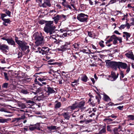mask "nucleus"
<instances>
[{"mask_svg": "<svg viewBox=\"0 0 134 134\" xmlns=\"http://www.w3.org/2000/svg\"><path fill=\"white\" fill-rule=\"evenodd\" d=\"M54 21H47V23L44 26L43 30L47 34L50 35L49 37L50 40H52V42L54 43L57 40L55 35H51L55 32V30L56 26L53 24Z\"/></svg>", "mask_w": 134, "mask_h": 134, "instance_id": "nucleus-1", "label": "nucleus"}, {"mask_svg": "<svg viewBox=\"0 0 134 134\" xmlns=\"http://www.w3.org/2000/svg\"><path fill=\"white\" fill-rule=\"evenodd\" d=\"M27 43L24 41H22L18 45L19 48H20L21 50L24 52L27 50L26 53H28L30 51L29 49V46L27 45Z\"/></svg>", "mask_w": 134, "mask_h": 134, "instance_id": "nucleus-2", "label": "nucleus"}, {"mask_svg": "<svg viewBox=\"0 0 134 134\" xmlns=\"http://www.w3.org/2000/svg\"><path fill=\"white\" fill-rule=\"evenodd\" d=\"M106 65L108 67H110L116 70L118 68V63L114 61H111L109 60H107L105 61Z\"/></svg>", "mask_w": 134, "mask_h": 134, "instance_id": "nucleus-3", "label": "nucleus"}, {"mask_svg": "<svg viewBox=\"0 0 134 134\" xmlns=\"http://www.w3.org/2000/svg\"><path fill=\"white\" fill-rule=\"evenodd\" d=\"M41 33L40 35H37L35 36V43L36 44L35 46H38L42 44L44 42V37L41 35Z\"/></svg>", "mask_w": 134, "mask_h": 134, "instance_id": "nucleus-4", "label": "nucleus"}, {"mask_svg": "<svg viewBox=\"0 0 134 134\" xmlns=\"http://www.w3.org/2000/svg\"><path fill=\"white\" fill-rule=\"evenodd\" d=\"M25 118L24 116H22L19 118H14L12 119V122L13 123L14 126H20L22 124L21 123V120L24 119Z\"/></svg>", "mask_w": 134, "mask_h": 134, "instance_id": "nucleus-5", "label": "nucleus"}, {"mask_svg": "<svg viewBox=\"0 0 134 134\" xmlns=\"http://www.w3.org/2000/svg\"><path fill=\"white\" fill-rule=\"evenodd\" d=\"M35 48H33V51H34L35 52L41 53L42 54H47L48 52V48L44 47L43 48L41 49L40 47H39L37 46H34Z\"/></svg>", "mask_w": 134, "mask_h": 134, "instance_id": "nucleus-6", "label": "nucleus"}, {"mask_svg": "<svg viewBox=\"0 0 134 134\" xmlns=\"http://www.w3.org/2000/svg\"><path fill=\"white\" fill-rule=\"evenodd\" d=\"M88 16L83 13H81L78 14L77 19L80 22L83 23L87 22Z\"/></svg>", "mask_w": 134, "mask_h": 134, "instance_id": "nucleus-7", "label": "nucleus"}, {"mask_svg": "<svg viewBox=\"0 0 134 134\" xmlns=\"http://www.w3.org/2000/svg\"><path fill=\"white\" fill-rule=\"evenodd\" d=\"M120 68L124 69H126L127 70L126 71L127 73H128L130 70V66H127L126 63H125L118 62V68L120 69Z\"/></svg>", "mask_w": 134, "mask_h": 134, "instance_id": "nucleus-8", "label": "nucleus"}, {"mask_svg": "<svg viewBox=\"0 0 134 134\" xmlns=\"http://www.w3.org/2000/svg\"><path fill=\"white\" fill-rule=\"evenodd\" d=\"M119 74L117 73V74L115 72L113 71H112L110 75H109L107 78V79L111 81H115L118 77Z\"/></svg>", "mask_w": 134, "mask_h": 134, "instance_id": "nucleus-9", "label": "nucleus"}, {"mask_svg": "<svg viewBox=\"0 0 134 134\" xmlns=\"http://www.w3.org/2000/svg\"><path fill=\"white\" fill-rule=\"evenodd\" d=\"M60 31L61 32L64 33L62 35H60L61 37H64L70 36L72 35L71 31V30H68L61 29Z\"/></svg>", "mask_w": 134, "mask_h": 134, "instance_id": "nucleus-10", "label": "nucleus"}, {"mask_svg": "<svg viewBox=\"0 0 134 134\" xmlns=\"http://www.w3.org/2000/svg\"><path fill=\"white\" fill-rule=\"evenodd\" d=\"M9 49V47L5 44L0 43V50L4 53H7Z\"/></svg>", "mask_w": 134, "mask_h": 134, "instance_id": "nucleus-11", "label": "nucleus"}, {"mask_svg": "<svg viewBox=\"0 0 134 134\" xmlns=\"http://www.w3.org/2000/svg\"><path fill=\"white\" fill-rule=\"evenodd\" d=\"M113 40V43L114 44H116L117 42L118 37H116L114 35H113L111 36L110 38L106 42V44H107V43H110Z\"/></svg>", "mask_w": 134, "mask_h": 134, "instance_id": "nucleus-12", "label": "nucleus"}, {"mask_svg": "<svg viewBox=\"0 0 134 134\" xmlns=\"http://www.w3.org/2000/svg\"><path fill=\"white\" fill-rule=\"evenodd\" d=\"M70 44V42H64V44H62L59 48V50L60 51L63 52L67 50L68 45Z\"/></svg>", "mask_w": 134, "mask_h": 134, "instance_id": "nucleus-13", "label": "nucleus"}, {"mask_svg": "<svg viewBox=\"0 0 134 134\" xmlns=\"http://www.w3.org/2000/svg\"><path fill=\"white\" fill-rule=\"evenodd\" d=\"M77 108V102H75V103L72 104L71 105L67 107L66 109L68 111H70V112L72 113L74 110Z\"/></svg>", "mask_w": 134, "mask_h": 134, "instance_id": "nucleus-14", "label": "nucleus"}, {"mask_svg": "<svg viewBox=\"0 0 134 134\" xmlns=\"http://www.w3.org/2000/svg\"><path fill=\"white\" fill-rule=\"evenodd\" d=\"M47 86L48 87L45 88V90L48 93V94L49 95L51 94L54 93L55 92L53 88L49 87L48 85Z\"/></svg>", "mask_w": 134, "mask_h": 134, "instance_id": "nucleus-15", "label": "nucleus"}, {"mask_svg": "<svg viewBox=\"0 0 134 134\" xmlns=\"http://www.w3.org/2000/svg\"><path fill=\"white\" fill-rule=\"evenodd\" d=\"M85 103V101L83 100L79 103L77 102V108L82 109H84L86 108V107H84Z\"/></svg>", "mask_w": 134, "mask_h": 134, "instance_id": "nucleus-16", "label": "nucleus"}, {"mask_svg": "<svg viewBox=\"0 0 134 134\" xmlns=\"http://www.w3.org/2000/svg\"><path fill=\"white\" fill-rule=\"evenodd\" d=\"M126 57L128 59L134 60V55L132 52H129L125 54Z\"/></svg>", "mask_w": 134, "mask_h": 134, "instance_id": "nucleus-17", "label": "nucleus"}, {"mask_svg": "<svg viewBox=\"0 0 134 134\" xmlns=\"http://www.w3.org/2000/svg\"><path fill=\"white\" fill-rule=\"evenodd\" d=\"M71 113L70 112L68 111L62 114V115L64 117L65 119L68 120L71 117L70 114Z\"/></svg>", "mask_w": 134, "mask_h": 134, "instance_id": "nucleus-18", "label": "nucleus"}, {"mask_svg": "<svg viewBox=\"0 0 134 134\" xmlns=\"http://www.w3.org/2000/svg\"><path fill=\"white\" fill-rule=\"evenodd\" d=\"M47 78L45 76H43L39 78L38 79V80L40 81L43 85L46 84L47 83L45 81L47 80Z\"/></svg>", "mask_w": 134, "mask_h": 134, "instance_id": "nucleus-19", "label": "nucleus"}, {"mask_svg": "<svg viewBox=\"0 0 134 134\" xmlns=\"http://www.w3.org/2000/svg\"><path fill=\"white\" fill-rule=\"evenodd\" d=\"M44 3L42 4V6L43 7L46 8L47 6L48 7L51 6L50 0H44Z\"/></svg>", "mask_w": 134, "mask_h": 134, "instance_id": "nucleus-20", "label": "nucleus"}, {"mask_svg": "<svg viewBox=\"0 0 134 134\" xmlns=\"http://www.w3.org/2000/svg\"><path fill=\"white\" fill-rule=\"evenodd\" d=\"M7 42L8 43L11 45H13L14 47H15L16 45L14 41L13 40L12 38H8L7 40Z\"/></svg>", "mask_w": 134, "mask_h": 134, "instance_id": "nucleus-21", "label": "nucleus"}, {"mask_svg": "<svg viewBox=\"0 0 134 134\" xmlns=\"http://www.w3.org/2000/svg\"><path fill=\"white\" fill-rule=\"evenodd\" d=\"M54 43L56 44H57L58 46H60H60L62 44H64V42L61 40L58 39V40H57Z\"/></svg>", "mask_w": 134, "mask_h": 134, "instance_id": "nucleus-22", "label": "nucleus"}, {"mask_svg": "<svg viewBox=\"0 0 134 134\" xmlns=\"http://www.w3.org/2000/svg\"><path fill=\"white\" fill-rule=\"evenodd\" d=\"M60 16L59 15H57V16H55L53 19H54V21L55 24H56L58 23V21L60 19Z\"/></svg>", "mask_w": 134, "mask_h": 134, "instance_id": "nucleus-23", "label": "nucleus"}, {"mask_svg": "<svg viewBox=\"0 0 134 134\" xmlns=\"http://www.w3.org/2000/svg\"><path fill=\"white\" fill-rule=\"evenodd\" d=\"M88 77L85 74H83L82 75L81 78V80L83 81L86 82L87 81Z\"/></svg>", "mask_w": 134, "mask_h": 134, "instance_id": "nucleus-24", "label": "nucleus"}, {"mask_svg": "<svg viewBox=\"0 0 134 134\" xmlns=\"http://www.w3.org/2000/svg\"><path fill=\"white\" fill-rule=\"evenodd\" d=\"M92 110V112H93V113H92V114L89 115V116L90 117H92L95 114L94 112H95L96 110V108H88V110Z\"/></svg>", "mask_w": 134, "mask_h": 134, "instance_id": "nucleus-25", "label": "nucleus"}, {"mask_svg": "<svg viewBox=\"0 0 134 134\" xmlns=\"http://www.w3.org/2000/svg\"><path fill=\"white\" fill-rule=\"evenodd\" d=\"M109 118V117H108V116L107 117L104 119L103 121L105 122L108 123L110 124L111 123L110 122L113 121V120Z\"/></svg>", "mask_w": 134, "mask_h": 134, "instance_id": "nucleus-26", "label": "nucleus"}, {"mask_svg": "<svg viewBox=\"0 0 134 134\" xmlns=\"http://www.w3.org/2000/svg\"><path fill=\"white\" fill-rule=\"evenodd\" d=\"M18 105L20 108L21 109H24L26 108V106L25 105L20 102L18 103Z\"/></svg>", "mask_w": 134, "mask_h": 134, "instance_id": "nucleus-27", "label": "nucleus"}, {"mask_svg": "<svg viewBox=\"0 0 134 134\" xmlns=\"http://www.w3.org/2000/svg\"><path fill=\"white\" fill-rule=\"evenodd\" d=\"M79 81V79L77 80H74V81L72 82L71 85L72 87H74L75 86L77 85V83H78Z\"/></svg>", "mask_w": 134, "mask_h": 134, "instance_id": "nucleus-28", "label": "nucleus"}, {"mask_svg": "<svg viewBox=\"0 0 134 134\" xmlns=\"http://www.w3.org/2000/svg\"><path fill=\"white\" fill-rule=\"evenodd\" d=\"M79 44L75 43L72 45V47L75 49L77 50L79 49Z\"/></svg>", "mask_w": 134, "mask_h": 134, "instance_id": "nucleus-29", "label": "nucleus"}, {"mask_svg": "<svg viewBox=\"0 0 134 134\" xmlns=\"http://www.w3.org/2000/svg\"><path fill=\"white\" fill-rule=\"evenodd\" d=\"M127 118L129 120H134V115H129L127 116Z\"/></svg>", "mask_w": 134, "mask_h": 134, "instance_id": "nucleus-30", "label": "nucleus"}, {"mask_svg": "<svg viewBox=\"0 0 134 134\" xmlns=\"http://www.w3.org/2000/svg\"><path fill=\"white\" fill-rule=\"evenodd\" d=\"M57 126H47V129L50 130H55L56 129Z\"/></svg>", "mask_w": 134, "mask_h": 134, "instance_id": "nucleus-31", "label": "nucleus"}, {"mask_svg": "<svg viewBox=\"0 0 134 134\" xmlns=\"http://www.w3.org/2000/svg\"><path fill=\"white\" fill-rule=\"evenodd\" d=\"M123 33L125 34L126 36V39L127 40H128V38L130 37V33H128L127 32H123Z\"/></svg>", "mask_w": 134, "mask_h": 134, "instance_id": "nucleus-32", "label": "nucleus"}, {"mask_svg": "<svg viewBox=\"0 0 134 134\" xmlns=\"http://www.w3.org/2000/svg\"><path fill=\"white\" fill-rule=\"evenodd\" d=\"M61 105V103L60 102H58L57 103L55 104V109L59 108L60 107Z\"/></svg>", "mask_w": 134, "mask_h": 134, "instance_id": "nucleus-33", "label": "nucleus"}, {"mask_svg": "<svg viewBox=\"0 0 134 134\" xmlns=\"http://www.w3.org/2000/svg\"><path fill=\"white\" fill-rule=\"evenodd\" d=\"M104 99L105 101H109L110 100L109 97L107 95L105 94L104 95Z\"/></svg>", "mask_w": 134, "mask_h": 134, "instance_id": "nucleus-34", "label": "nucleus"}, {"mask_svg": "<svg viewBox=\"0 0 134 134\" xmlns=\"http://www.w3.org/2000/svg\"><path fill=\"white\" fill-rule=\"evenodd\" d=\"M3 74H4V76L5 79L8 81L9 80V78H8V73H7L6 72H4Z\"/></svg>", "mask_w": 134, "mask_h": 134, "instance_id": "nucleus-35", "label": "nucleus"}, {"mask_svg": "<svg viewBox=\"0 0 134 134\" xmlns=\"http://www.w3.org/2000/svg\"><path fill=\"white\" fill-rule=\"evenodd\" d=\"M15 41L18 45L22 41L18 40V38L16 36H15Z\"/></svg>", "mask_w": 134, "mask_h": 134, "instance_id": "nucleus-36", "label": "nucleus"}, {"mask_svg": "<svg viewBox=\"0 0 134 134\" xmlns=\"http://www.w3.org/2000/svg\"><path fill=\"white\" fill-rule=\"evenodd\" d=\"M88 36L91 37H93L94 34V33L92 32L88 31Z\"/></svg>", "mask_w": 134, "mask_h": 134, "instance_id": "nucleus-37", "label": "nucleus"}, {"mask_svg": "<svg viewBox=\"0 0 134 134\" xmlns=\"http://www.w3.org/2000/svg\"><path fill=\"white\" fill-rule=\"evenodd\" d=\"M100 134H102L103 133H106V129L105 128L102 129L99 132Z\"/></svg>", "mask_w": 134, "mask_h": 134, "instance_id": "nucleus-38", "label": "nucleus"}, {"mask_svg": "<svg viewBox=\"0 0 134 134\" xmlns=\"http://www.w3.org/2000/svg\"><path fill=\"white\" fill-rule=\"evenodd\" d=\"M36 129L37 130H40V123H37L34 125Z\"/></svg>", "mask_w": 134, "mask_h": 134, "instance_id": "nucleus-39", "label": "nucleus"}, {"mask_svg": "<svg viewBox=\"0 0 134 134\" xmlns=\"http://www.w3.org/2000/svg\"><path fill=\"white\" fill-rule=\"evenodd\" d=\"M7 120L6 119H0V122L4 123L7 122Z\"/></svg>", "mask_w": 134, "mask_h": 134, "instance_id": "nucleus-40", "label": "nucleus"}, {"mask_svg": "<svg viewBox=\"0 0 134 134\" xmlns=\"http://www.w3.org/2000/svg\"><path fill=\"white\" fill-rule=\"evenodd\" d=\"M2 20L4 21L3 22L8 24L10 22V20L9 19H4Z\"/></svg>", "mask_w": 134, "mask_h": 134, "instance_id": "nucleus-41", "label": "nucleus"}, {"mask_svg": "<svg viewBox=\"0 0 134 134\" xmlns=\"http://www.w3.org/2000/svg\"><path fill=\"white\" fill-rule=\"evenodd\" d=\"M1 18L2 20L4 19V18L7 16V15L5 14L1 13Z\"/></svg>", "mask_w": 134, "mask_h": 134, "instance_id": "nucleus-42", "label": "nucleus"}, {"mask_svg": "<svg viewBox=\"0 0 134 134\" xmlns=\"http://www.w3.org/2000/svg\"><path fill=\"white\" fill-rule=\"evenodd\" d=\"M104 41H100L99 43V44L100 46L102 48L103 47H104V45L103 44V43H104Z\"/></svg>", "mask_w": 134, "mask_h": 134, "instance_id": "nucleus-43", "label": "nucleus"}, {"mask_svg": "<svg viewBox=\"0 0 134 134\" xmlns=\"http://www.w3.org/2000/svg\"><path fill=\"white\" fill-rule=\"evenodd\" d=\"M112 126L111 125H108L107 126V131H111V129L112 128Z\"/></svg>", "mask_w": 134, "mask_h": 134, "instance_id": "nucleus-44", "label": "nucleus"}, {"mask_svg": "<svg viewBox=\"0 0 134 134\" xmlns=\"http://www.w3.org/2000/svg\"><path fill=\"white\" fill-rule=\"evenodd\" d=\"M47 21H45L44 20H40L39 22V23L40 24L43 25V24H44L45 23H46L45 24H46V23H47Z\"/></svg>", "mask_w": 134, "mask_h": 134, "instance_id": "nucleus-45", "label": "nucleus"}, {"mask_svg": "<svg viewBox=\"0 0 134 134\" xmlns=\"http://www.w3.org/2000/svg\"><path fill=\"white\" fill-rule=\"evenodd\" d=\"M5 13L6 14L8 15L9 16V17L10 16L11 12L9 11L6 9V12H5Z\"/></svg>", "mask_w": 134, "mask_h": 134, "instance_id": "nucleus-46", "label": "nucleus"}, {"mask_svg": "<svg viewBox=\"0 0 134 134\" xmlns=\"http://www.w3.org/2000/svg\"><path fill=\"white\" fill-rule=\"evenodd\" d=\"M35 82H36V84H38L41 86H42L43 85V84H42V83H41L37 81L36 79L35 80Z\"/></svg>", "mask_w": 134, "mask_h": 134, "instance_id": "nucleus-47", "label": "nucleus"}, {"mask_svg": "<svg viewBox=\"0 0 134 134\" xmlns=\"http://www.w3.org/2000/svg\"><path fill=\"white\" fill-rule=\"evenodd\" d=\"M8 85V83H4L2 86V87L4 88H7Z\"/></svg>", "mask_w": 134, "mask_h": 134, "instance_id": "nucleus-48", "label": "nucleus"}, {"mask_svg": "<svg viewBox=\"0 0 134 134\" xmlns=\"http://www.w3.org/2000/svg\"><path fill=\"white\" fill-rule=\"evenodd\" d=\"M21 92L22 93L25 94H27L28 93L27 90H22L21 91Z\"/></svg>", "mask_w": 134, "mask_h": 134, "instance_id": "nucleus-49", "label": "nucleus"}, {"mask_svg": "<svg viewBox=\"0 0 134 134\" xmlns=\"http://www.w3.org/2000/svg\"><path fill=\"white\" fill-rule=\"evenodd\" d=\"M26 102L27 103H31L32 104H34L35 103V102L34 101L30 100H26Z\"/></svg>", "mask_w": 134, "mask_h": 134, "instance_id": "nucleus-50", "label": "nucleus"}, {"mask_svg": "<svg viewBox=\"0 0 134 134\" xmlns=\"http://www.w3.org/2000/svg\"><path fill=\"white\" fill-rule=\"evenodd\" d=\"M126 27V25L125 24V25H120V27H119V28L120 30H121L122 29H124V28Z\"/></svg>", "mask_w": 134, "mask_h": 134, "instance_id": "nucleus-51", "label": "nucleus"}, {"mask_svg": "<svg viewBox=\"0 0 134 134\" xmlns=\"http://www.w3.org/2000/svg\"><path fill=\"white\" fill-rule=\"evenodd\" d=\"M29 130L31 131H33L36 129L35 126L34 125L33 126L30 127L29 128Z\"/></svg>", "mask_w": 134, "mask_h": 134, "instance_id": "nucleus-52", "label": "nucleus"}, {"mask_svg": "<svg viewBox=\"0 0 134 134\" xmlns=\"http://www.w3.org/2000/svg\"><path fill=\"white\" fill-rule=\"evenodd\" d=\"M85 123L86 124H88L89 122H92L93 121L92 119H90L89 120H85Z\"/></svg>", "mask_w": 134, "mask_h": 134, "instance_id": "nucleus-53", "label": "nucleus"}, {"mask_svg": "<svg viewBox=\"0 0 134 134\" xmlns=\"http://www.w3.org/2000/svg\"><path fill=\"white\" fill-rule=\"evenodd\" d=\"M40 91V89L39 88H38L35 92H33V93H34V94L36 95Z\"/></svg>", "mask_w": 134, "mask_h": 134, "instance_id": "nucleus-54", "label": "nucleus"}, {"mask_svg": "<svg viewBox=\"0 0 134 134\" xmlns=\"http://www.w3.org/2000/svg\"><path fill=\"white\" fill-rule=\"evenodd\" d=\"M125 25H126V26L127 27V29H128L130 28L131 25H130L129 23H127V22H126V24H125Z\"/></svg>", "mask_w": 134, "mask_h": 134, "instance_id": "nucleus-55", "label": "nucleus"}, {"mask_svg": "<svg viewBox=\"0 0 134 134\" xmlns=\"http://www.w3.org/2000/svg\"><path fill=\"white\" fill-rule=\"evenodd\" d=\"M118 0H111L109 2L110 4H113L116 2Z\"/></svg>", "mask_w": 134, "mask_h": 134, "instance_id": "nucleus-56", "label": "nucleus"}, {"mask_svg": "<svg viewBox=\"0 0 134 134\" xmlns=\"http://www.w3.org/2000/svg\"><path fill=\"white\" fill-rule=\"evenodd\" d=\"M18 58H19L20 57H21L22 56V54L21 52H19L18 53Z\"/></svg>", "mask_w": 134, "mask_h": 134, "instance_id": "nucleus-57", "label": "nucleus"}, {"mask_svg": "<svg viewBox=\"0 0 134 134\" xmlns=\"http://www.w3.org/2000/svg\"><path fill=\"white\" fill-rule=\"evenodd\" d=\"M120 79H121L122 78H123L124 77V74L122 72H120Z\"/></svg>", "mask_w": 134, "mask_h": 134, "instance_id": "nucleus-58", "label": "nucleus"}, {"mask_svg": "<svg viewBox=\"0 0 134 134\" xmlns=\"http://www.w3.org/2000/svg\"><path fill=\"white\" fill-rule=\"evenodd\" d=\"M62 17L65 19V20H66L67 18L69 16L68 15L66 16L63 14L62 15Z\"/></svg>", "mask_w": 134, "mask_h": 134, "instance_id": "nucleus-59", "label": "nucleus"}, {"mask_svg": "<svg viewBox=\"0 0 134 134\" xmlns=\"http://www.w3.org/2000/svg\"><path fill=\"white\" fill-rule=\"evenodd\" d=\"M108 117H111L113 118H117V116L115 115L114 114H112L111 116H108Z\"/></svg>", "mask_w": 134, "mask_h": 134, "instance_id": "nucleus-60", "label": "nucleus"}, {"mask_svg": "<svg viewBox=\"0 0 134 134\" xmlns=\"http://www.w3.org/2000/svg\"><path fill=\"white\" fill-rule=\"evenodd\" d=\"M65 7L67 8H69L70 10H71L72 9V8L71 6L70 5L68 4L67 5H66Z\"/></svg>", "mask_w": 134, "mask_h": 134, "instance_id": "nucleus-61", "label": "nucleus"}, {"mask_svg": "<svg viewBox=\"0 0 134 134\" xmlns=\"http://www.w3.org/2000/svg\"><path fill=\"white\" fill-rule=\"evenodd\" d=\"M62 4L64 7H65L66 5H67L68 4V2H66L65 3H62Z\"/></svg>", "mask_w": 134, "mask_h": 134, "instance_id": "nucleus-62", "label": "nucleus"}, {"mask_svg": "<svg viewBox=\"0 0 134 134\" xmlns=\"http://www.w3.org/2000/svg\"><path fill=\"white\" fill-rule=\"evenodd\" d=\"M76 111H74V113L71 115L72 117L75 118L76 117V115L75 114V112Z\"/></svg>", "mask_w": 134, "mask_h": 134, "instance_id": "nucleus-63", "label": "nucleus"}, {"mask_svg": "<svg viewBox=\"0 0 134 134\" xmlns=\"http://www.w3.org/2000/svg\"><path fill=\"white\" fill-rule=\"evenodd\" d=\"M123 108V106H119L117 107V109H119L120 110H122Z\"/></svg>", "mask_w": 134, "mask_h": 134, "instance_id": "nucleus-64", "label": "nucleus"}]
</instances>
